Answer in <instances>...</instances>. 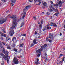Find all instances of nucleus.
I'll return each mask as SVG.
<instances>
[{"mask_svg": "<svg viewBox=\"0 0 65 65\" xmlns=\"http://www.w3.org/2000/svg\"><path fill=\"white\" fill-rule=\"evenodd\" d=\"M10 18H11L12 20H13L12 22L13 24H12V26L11 28L12 30H13L15 28V26L17 24V22H20V20L18 19H15L16 17H15L14 15H12V16H10Z\"/></svg>", "mask_w": 65, "mask_h": 65, "instance_id": "f257e3e1", "label": "nucleus"}, {"mask_svg": "<svg viewBox=\"0 0 65 65\" xmlns=\"http://www.w3.org/2000/svg\"><path fill=\"white\" fill-rule=\"evenodd\" d=\"M13 61H14V63L15 64H18L19 63V61L18 59L16 58H14L13 60Z\"/></svg>", "mask_w": 65, "mask_h": 65, "instance_id": "f03ea898", "label": "nucleus"}, {"mask_svg": "<svg viewBox=\"0 0 65 65\" xmlns=\"http://www.w3.org/2000/svg\"><path fill=\"white\" fill-rule=\"evenodd\" d=\"M2 52L3 53H4V54H5L6 55H7V57H8L7 56V55L8 54V52L5 51L4 48H3Z\"/></svg>", "mask_w": 65, "mask_h": 65, "instance_id": "7ed1b4c3", "label": "nucleus"}, {"mask_svg": "<svg viewBox=\"0 0 65 65\" xmlns=\"http://www.w3.org/2000/svg\"><path fill=\"white\" fill-rule=\"evenodd\" d=\"M12 40L13 42L14 43H17V38L15 37H13L12 38Z\"/></svg>", "mask_w": 65, "mask_h": 65, "instance_id": "20e7f679", "label": "nucleus"}, {"mask_svg": "<svg viewBox=\"0 0 65 65\" xmlns=\"http://www.w3.org/2000/svg\"><path fill=\"white\" fill-rule=\"evenodd\" d=\"M13 34H14V30H11L10 32H9V34L10 36H13Z\"/></svg>", "mask_w": 65, "mask_h": 65, "instance_id": "39448f33", "label": "nucleus"}, {"mask_svg": "<svg viewBox=\"0 0 65 65\" xmlns=\"http://www.w3.org/2000/svg\"><path fill=\"white\" fill-rule=\"evenodd\" d=\"M42 51V48H40L38 50L36 51V53H40V54H41V52Z\"/></svg>", "mask_w": 65, "mask_h": 65, "instance_id": "423d86ee", "label": "nucleus"}, {"mask_svg": "<svg viewBox=\"0 0 65 65\" xmlns=\"http://www.w3.org/2000/svg\"><path fill=\"white\" fill-rule=\"evenodd\" d=\"M63 2H62V1H60L58 2V5H61L63 4V3H64L65 2V0H63Z\"/></svg>", "mask_w": 65, "mask_h": 65, "instance_id": "0eeeda50", "label": "nucleus"}, {"mask_svg": "<svg viewBox=\"0 0 65 65\" xmlns=\"http://www.w3.org/2000/svg\"><path fill=\"white\" fill-rule=\"evenodd\" d=\"M49 38L50 39H52V40L53 39V38H54V37H53V35L52 33H50L49 34Z\"/></svg>", "mask_w": 65, "mask_h": 65, "instance_id": "6e6552de", "label": "nucleus"}, {"mask_svg": "<svg viewBox=\"0 0 65 65\" xmlns=\"http://www.w3.org/2000/svg\"><path fill=\"white\" fill-rule=\"evenodd\" d=\"M29 8H30V6L28 5L27 6L25 7V8L23 9V11H26L27 9H29Z\"/></svg>", "mask_w": 65, "mask_h": 65, "instance_id": "1a4fd4ad", "label": "nucleus"}, {"mask_svg": "<svg viewBox=\"0 0 65 65\" xmlns=\"http://www.w3.org/2000/svg\"><path fill=\"white\" fill-rule=\"evenodd\" d=\"M5 22H6V20H0V24H3V23H4Z\"/></svg>", "mask_w": 65, "mask_h": 65, "instance_id": "9d476101", "label": "nucleus"}, {"mask_svg": "<svg viewBox=\"0 0 65 65\" xmlns=\"http://www.w3.org/2000/svg\"><path fill=\"white\" fill-rule=\"evenodd\" d=\"M2 44L3 45H5V46H7L9 45H8L7 44H6V43H5L4 42H2Z\"/></svg>", "mask_w": 65, "mask_h": 65, "instance_id": "9b49d317", "label": "nucleus"}, {"mask_svg": "<svg viewBox=\"0 0 65 65\" xmlns=\"http://www.w3.org/2000/svg\"><path fill=\"white\" fill-rule=\"evenodd\" d=\"M33 43L34 44H37V42H36V39H34L33 41Z\"/></svg>", "mask_w": 65, "mask_h": 65, "instance_id": "f8f14e48", "label": "nucleus"}, {"mask_svg": "<svg viewBox=\"0 0 65 65\" xmlns=\"http://www.w3.org/2000/svg\"><path fill=\"white\" fill-rule=\"evenodd\" d=\"M1 36H4V37H6V34H3V33L2 32H1Z\"/></svg>", "mask_w": 65, "mask_h": 65, "instance_id": "ddd939ff", "label": "nucleus"}, {"mask_svg": "<svg viewBox=\"0 0 65 65\" xmlns=\"http://www.w3.org/2000/svg\"><path fill=\"white\" fill-rule=\"evenodd\" d=\"M54 23H51L50 24H49L48 25H47V26H49L50 25V26H53V25H54Z\"/></svg>", "mask_w": 65, "mask_h": 65, "instance_id": "4468645a", "label": "nucleus"}, {"mask_svg": "<svg viewBox=\"0 0 65 65\" xmlns=\"http://www.w3.org/2000/svg\"><path fill=\"white\" fill-rule=\"evenodd\" d=\"M39 59H37V62H36L35 63V64H36V65H37V64H38V63H39V62H38V61H39Z\"/></svg>", "mask_w": 65, "mask_h": 65, "instance_id": "2eb2a0df", "label": "nucleus"}, {"mask_svg": "<svg viewBox=\"0 0 65 65\" xmlns=\"http://www.w3.org/2000/svg\"><path fill=\"white\" fill-rule=\"evenodd\" d=\"M6 39L7 41H8V40H9V39H10V38H9V36H7V37H6Z\"/></svg>", "mask_w": 65, "mask_h": 65, "instance_id": "dca6fc26", "label": "nucleus"}, {"mask_svg": "<svg viewBox=\"0 0 65 65\" xmlns=\"http://www.w3.org/2000/svg\"><path fill=\"white\" fill-rule=\"evenodd\" d=\"M3 58L5 60H7L8 59V58H7V57H6V56H4Z\"/></svg>", "mask_w": 65, "mask_h": 65, "instance_id": "f3484780", "label": "nucleus"}, {"mask_svg": "<svg viewBox=\"0 0 65 65\" xmlns=\"http://www.w3.org/2000/svg\"><path fill=\"white\" fill-rule=\"evenodd\" d=\"M11 1L12 3H15L16 0H11Z\"/></svg>", "mask_w": 65, "mask_h": 65, "instance_id": "a211bd4d", "label": "nucleus"}, {"mask_svg": "<svg viewBox=\"0 0 65 65\" xmlns=\"http://www.w3.org/2000/svg\"><path fill=\"white\" fill-rule=\"evenodd\" d=\"M43 5L45 6H47V3L45 2H44L43 4Z\"/></svg>", "mask_w": 65, "mask_h": 65, "instance_id": "6ab92c4d", "label": "nucleus"}, {"mask_svg": "<svg viewBox=\"0 0 65 65\" xmlns=\"http://www.w3.org/2000/svg\"><path fill=\"white\" fill-rule=\"evenodd\" d=\"M53 26H54V27H57V24H56L54 23H53Z\"/></svg>", "mask_w": 65, "mask_h": 65, "instance_id": "aec40b11", "label": "nucleus"}, {"mask_svg": "<svg viewBox=\"0 0 65 65\" xmlns=\"http://www.w3.org/2000/svg\"><path fill=\"white\" fill-rule=\"evenodd\" d=\"M2 30L3 33H6V30H5L4 29H2Z\"/></svg>", "mask_w": 65, "mask_h": 65, "instance_id": "412c9836", "label": "nucleus"}, {"mask_svg": "<svg viewBox=\"0 0 65 65\" xmlns=\"http://www.w3.org/2000/svg\"><path fill=\"white\" fill-rule=\"evenodd\" d=\"M0 47L1 48H3L4 47L2 46V43H0Z\"/></svg>", "mask_w": 65, "mask_h": 65, "instance_id": "4be33fe9", "label": "nucleus"}, {"mask_svg": "<svg viewBox=\"0 0 65 65\" xmlns=\"http://www.w3.org/2000/svg\"><path fill=\"white\" fill-rule=\"evenodd\" d=\"M46 30V26L44 27L43 29V31H45Z\"/></svg>", "mask_w": 65, "mask_h": 65, "instance_id": "5701e85b", "label": "nucleus"}, {"mask_svg": "<svg viewBox=\"0 0 65 65\" xmlns=\"http://www.w3.org/2000/svg\"><path fill=\"white\" fill-rule=\"evenodd\" d=\"M53 10H55V8H54L53 7V5H51L50 6V8H52Z\"/></svg>", "mask_w": 65, "mask_h": 65, "instance_id": "b1692460", "label": "nucleus"}, {"mask_svg": "<svg viewBox=\"0 0 65 65\" xmlns=\"http://www.w3.org/2000/svg\"><path fill=\"white\" fill-rule=\"evenodd\" d=\"M23 15H25L26 14V11H24V10H23Z\"/></svg>", "mask_w": 65, "mask_h": 65, "instance_id": "393cba45", "label": "nucleus"}, {"mask_svg": "<svg viewBox=\"0 0 65 65\" xmlns=\"http://www.w3.org/2000/svg\"><path fill=\"white\" fill-rule=\"evenodd\" d=\"M51 27H47V28H46V29H49V30H50V29H51Z\"/></svg>", "mask_w": 65, "mask_h": 65, "instance_id": "a878e982", "label": "nucleus"}, {"mask_svg": "<svg viewBox=\"0 0 65 65\" xmlns=\"http://www.w3.org/2000/svg\"><path fill=\"white\" fill-rule=\"evenodd\" d=\"M7 48L9 50H10L11 49V48L10 47V46L9 45L7 46Z\"/></svg>", "mask_w": 65, "mask_h": 65, "instance_id": "bb28decb", "label": "nucleus"}, {"mask_svg": "<svg viewBox=\"0 0 65 65\" xmlns=\"http://www.w3.org/2000/svg\"><path fill=\"white\" fill-rule=\"evenodd\" d=\"M24 22H22L21 24V27H23V26H24Z\"/></svg>", "mask_w": 65, "mask_h": 65, "instance_id": "cd10ccee", "label": "nucleus"}, {"mask_svg": "<svg viewBox=\"0 0 65 65\" xmlns=\"http://www.w3.org/2000/svg\"><path fill=\"white\" fill-rule=\"evenodd\" d=\"M47 41H49V42H50V43H51V42L52 41V40H50V39H48Z\"/></svg>", "mask_w": 65, "mask_h": 65, "instance_id": "c85d7f7f", "label": "nucleus"}, {"mask_svg": "<svg viewBox=\"0 0 65 65\" xmlns=\"http://www.w3.org/2000/svg\"><path fill=\"white\" fill-rule=\"evenodd\" d=\"M53 6H57H57H58V5L57 4H53Z\"/></svg>", "mask_w": 65, "mask_h": 65, "instance_id": "c756f323", "label": "nucleus"}, {"mask_svg": "<svg viewBox=\"0 0 65 65\" xmlns=\"http://www.w3.org/2000/svg\"><path fill=\"white\" fill-rule=\"evenodd\" d=\"M24 45V44L22 43L21 44H20V45L19 47H21L22 46H23Z\"/></svg>", "mask_w": 65, "mask_h": 65, "instance_id": "7c9ffc66", "label": "nucleus"}, {"mask_svg": "<svg viewBox=\"0 0 65 65\" xmlns=\"http://www.w3.org/2000/svg\"><path fill=\"white\" fill-rule=\"evenodd\" d=\"M54 15L58 16V13H56L53 16H54Z\"/></svg>", "mask_w": 65, "mask_h": 65, "instance_id": "2f4dec72", "label": "nucleus"}, {"mask_svg": "<svg viewBox=\"0 0 65 65\" xmlns=\"http://www.w3.org/2000/svg\"><path fill=\"white\" fill-rule=\"evenodd\" d=\"M41 24H43V21L42 20H41Z\"/></svg>", "mask_w": 65, "mask_h": 65, "instance_id": "473e14b6", "label": "nucleus"}, {"mask_svg": "<svg viewBox=\"0 0 65 65\" xmlns=\"http://www.w3.org/2000/svg\"><path fill=\"white\" fill-rule=\"evenodd\" d=\"M41 48L42 49L43 48H45V47H44V46H41Z\"/></svg>", "mask_w": 65, "mask_h": 65, "instance_id": "72a5a7b5", "label": "nucleus"}, {"mask_svg": "<svg viewBox=\"0 0 65 65\" xmlns=\"http://www.w3.org/2000/svg\"><path fill=\"white\" fill-rule=\"evenodd\" d=\"M15 45L14 44H13V45L12 47H13V48H15Z\"/></svg>", "mask_w": 65, "mask_h": 65, "instance_id": "f704fd0d", "label": "nucleus"}, {"mask_svg": "<svg viewBox=\"0 0 65 65\" xmlns=\"http://www.w3.org/2000/svg\"><path fill=\"white\" fill-rule=\"evenodd\" d=\"M13 50L15 52H17V49H16L14 48Z\"/></svg>", "mask_w": 65, "mask_h": 65, "instance_id": "c9c22d12", "label": "nucleus"}, {"mask_svg": "<svg viewBox=\"0 0 65 65\" xmlns=\"http://www.w3.org/2000/svg\"><path fill=\"white\" fill-rule=\"evenodd\" d=\"M26 17V15H23L22 16V19H24V18Z\"/></svg>", "mask_w": 65, "mask_h": 65, "instance_id": "e433bc0d", "label": "nucleus"}, {"mask_svg": "<svg viewBox=\"0 0 65 65\" xmlns=\"http://www.w3.org/2000/svg\"><path fill=\"white\" fill-rule=\"evenodd\" d=\"M55 12H58V9H56L55 10Z\"/></svg>", "mask_w": 65, "mask_h": 65, "instance_id": "4c0bfd02", "label": "nucleus"}, {"mask_svg": "<svg viewBox=\"0 0 65 65\" xmlns=\"http://www.w3.org/2000/svg\"><path fill=\"white\" fill-rule=\"evenodd\" d=\"M37 55L38 57H40V54H37Z\"/></svg>", "mask_w": 65, "mask_h": 65, "instance_id": "58836bf2", "label": "nucleus"}, {"mask_svg": "<svg viewBox=\"0 0 65 65\" xmlns=\"http://www.w3.org/2000/svg\"><path fill=\"white\" fill-rule=\"evenodd\" d=\"M34 1L35 2V3L38 2V0H34Z\"/></svg>", "mask_w": 65, "mask_h": 65, "instance_id": "ea45409f", "label": "nucleus"}, {"mask_svg": "<svg viewBox=\"0 0 65 65\" xmlns=\"http://www.w3.org/2000/svg\"><path fill=\"white\" fill-rule=\"evenodd\" d=\"M39 27H40L41 28H42V24H40L39 26Z\"/></svg>", "mask_w": 65, "mask_h": 65, "instance_id": "a19ab883", "label": "nucleus"}, {"mask_svg": "<svg viewBox=\"0 0 65 65\" xmlns=\"http://www.w3.org/2000/svg\"><path fill=\"white\" fill-rule=\"evenodd\" d=\"M50 3H51V4H54V3H53V1H50Z\"/></svg>", "mask_w": 65, "mask_h": 65, "instance_id": "79ce46f5", "label": "nucleus"}, {"mask_svg": "<svg viewBox=\"0 0 65 65\" xmlns=\"http://www.w3.org/2000/svg\"><path fill=\"white\" fill-rule=\"evenodd\" d=\"M22 36H26V34H24L23 35H22Z\"/></svg>", "mask_w": 65, "mask_h": 65, "instance_id": "37998d69", "label": "nucleus"}, {"mask_svg": "<svg viewBox=\"0 0 65 65\" xmlns=\"http://www.w3.org/2000/svg\"><path fill=\"white\" fill-rule=\"evenodd\" d=\"M34 46V44L32 43L31 44V47H32V46Z\"/></svg>", "mask_w": 65, "mask_h": 65, "instance_id": "c03bdc74", "label": "nucleus"}, {"mask_svg": "<svg viewBox=\"0 0 65 65\" xmlns=\"http://www.w3.org/2000/svg\"><path fill=\"white\" fill-rule=\"evenodd\" d=\"M22 40H23V41H25V39H24V37H22Z\"/></svg>", "mask_w": 65, "mask_h": 65, "instance_id": "a18cd8bd", "label": "nucleus"}, {"mask_svg": "<svg viewBox=\"0 0 65 65\" xmlns=\"http://www.w3.org/2000/svg\"><path fill=\"white\" fill-rule=\"evenodd\" d=\"M40 3H41V2H39V3L38 4H36V5H39L40 4Z\"/></svg>", "mask_w": 65, "mask_h": 65, "instance_id": "49530a36", "label": "nucleus"}, {"mask_svg": "<svg viewBox=\"0 0 65 65\" xmlns=\"http://www.w3.org/2000/svg\"><path fill=\"white\" fill-rule=\"evenodd\" d=\"M37 34H38V33H37V32L36 31H35V35H37Z\"/></svg>", "mask_w": 65, "mask_h": 65, "instance_id": "de8ad7c7", "label": "nucleus"}, {"mask_svg": "<svg viewBox=\"0 0 65 65\" xmlns=\"http://www.w3.org/2000/svg\"><path fill=\"white\" fill-rule=\"evenodd\" d=\"M3 2H6V0H2Z\"/></svg>", "mask_w": 65, "mask_h": 65, "instance_id": "09e8293b", "label": "nucleus"}, {"mask_svg": "<svg viewBox=\"0 0 65 65\" xmlns=\"http://www.w3.org/2000/svg\"><path fill=\"white\" fill-rule=\"evenodd\" d=\"M28 1H29V2H33V0H31H31H28Z\"/></svg>", "mask_w": 65, "mask_h": 65, "instance_id": "8fccbe9b", "label": "nucleus"}, {"mask_svg": "<svg viewBox=\"0 0 65 65\" xmlns=\"http://www.w3.org/2000/svg\"><path fill=\"white\" fill-rule=\"evenodd\" d=\"M47 15H50V13L47 12Z\"/></svg>", "mask_w": 65, "mask_h": 65, "instance_id": "3c124183", "label": "nucleus"}, {"mask_svg": "<svg viewBox=\"0 0 65 65\" xmlns=\"http://www.w3.org/2000/svg\"><path fill=\"white\" fill-rule=\"evenodd\" d=\"M1 56H2V57H3V56H4V54H1Z\"/></svg>", "mask_w": 65, "mask_h": 65, "instance_id": "603ef678", "label": "nucleus"}, {"mask_svg": "<svg viewBox=\"0 0 65 65\" xmlns=\"http://www.w3.org/2000/svg\"><path fill=\"white\" fill-rule=\"evenodd\" d=\"M64 59H65V57H64L62 59V61L63 62L64 61Z\"/></svg>", "mask_w": 65, "mask_h": 65, "instance_id": "864d4df0", "label": "nucleus"}, {"mask_svg": "<svg viewBox=\"0 0 65 65\" xmlns=\"http://www.w3.org/2000/svg\"><path fill=\"white\" fill-rule=\"evenodd\" d=\"M45 56H46V57L47 56V54H46V53H45Z\"/></svg>", "mask_w": 65, "mask_h": 65, "instance_id": "5fc2aeb1", "label": "nucleus"}, {"mask_svg": "<svg viewBox=\"0 0 65 65\" xmlns=\"http://www.w3.org/2000/svg\"><path fill=\"white\" fill-rule=\"evenodd\" d=\"M44 45V47H46V46H47V45H46V44H45Z\"/></svg>", "mask_w": 65, "mask_h": 65, "instance_id": "6e6d98bb", "label": "nucleus"}, {"mask_svg": "<svg viewBox=\"0 0 65 65\" xmlns=\"http://www.w3.org/2000/svg\"><path fill=\"white\" fill-rule=\"evenodd\" d=\"M9 60H7V62L8 63L9 62Z\"/></svg>", "mask_w": 65, "mask_h": 65, "instance_id": "4d7b16f0", "label": "nucleus"}, {"mask_svg": "<svg viewBox=\"0 0 65 65\" xmlns=\"http://www.w3.org/2000/svg\"><path fill=\"white\" fill-rule=\"evenodd\" d=\"M20 57H21V58H22L23 57V56H19V57H18L19 58H20Z\"/></svg>", "mask_w": 65, "mask_h": 65, "instance_id": "13d9d810", "label": "nucleus"}, {"mask_svg": "<svg viewBox=\"0 0 65 65\" xmlns=\"http://www.w3.org/2000/svg\"><path fill=\"white\" fill-rule=\"evenodd\" d=\"M1 40H3V38L2 37H1Z\"/></svg>", "mask_w": 65, "mask_h": 65, "instance_id": "bf43d9fd", "label": "nucleus"}, {"mask_svg": "<svg viewBox=\"0 0 65 65\" xmlns=\"http://www.w3.org/2000/svg\"><path fill=\"white\" fill-rule=\"evenodd\" d=\"M11 5H12V7L13 5H14V4H13V3H11Z\"/></svg>", "mask_w": 65, "mask_h": 65, "instance_id": "052dcab7", "label": "nucleus"}, {"mask_svg": "<svg viewBox=\"0 0 65 65\" xmlns=\"http://www.w3.org/2000/svg\"><path fill=\"white\" fill-rule=\"evenodd\" d=\"M53 11V10L52 9H51L50 10V12H52Z\"/></svg>", "mask_w": 65, "mask_h": 65, "instance_id": "680f3d73", "label": "nucleus"}, {"mask_svg": "<svg viewBox=\"0 0 65 65\" xmlns=\"http://www.w3.org/2000/svg\"><path fill=\"white\" fill-rule=\"evenodd\" d=\"M60 56H64V55L62 54H60Z\"/></svg>", "mask_w": 65, "mask_h": 65, "instance_id": "e2e57ef3", "label": "nucleus"}, {"mask_svg": "<svg viewBox=\"0 0 65 65\" xmlns=\"http://www.w3.org/2000/svg\"><path fill=\"white\" fill-rule=\"evenodd\" d=\"M42 8H45V7H44V6H43L42 7Z\"/></svg>", "mask_w": 65, "mask_h": 65, "instance_id": "0e129e2a", "label": "nucleus"}, {"mask_svg": "<svg viewBox=\"0 0 65 65\" xmlns=\"http://www.w3.org/2000/svg\"><path fill=\"white\" fill-rule=\"evenodd\" d=\"M62 33H60V36H62Z\"/></svg>", "mask_w": 65, "mask_h": 65, "instance_id": "69168bd1", "label": "nucleus"}, {"mask_svg": "<svg viewBox=\"0 0 65 65\" xmlns=\"http://www.w3.org/2000/svg\"><path fill=\"white\" fill-rule=\"evenodd\" d=\"M34 18L35 20H36V17H34Z\"/></svg>", "mask_w": 65, "mask_h": 65, "instance_id": "338daca9", "label": "nucleus"}, {"mask_svg": "<svg viewBox=\"0 0 65 65\" xmlns=\"http://www.w3.org/2000/svg\"><path fill=\"white\" fill-rule=\"evenodd\" d=\"M63 27H64V29H65V25H64Z\"/></svg>", "mask_w": 65, "mask_h": 65, "instance_id": "774afa93", "label": "nucleus"}]
</instances>
